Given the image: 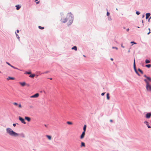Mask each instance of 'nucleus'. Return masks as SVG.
Segmentation results:
<instances>
[{
  "mask_svg": "<svg viewBox=\"0 0 151 151\" xmlns=\"http://www.w3.org/2000/svg\"><path fill=\"white\" fill-rule=\"evenodd\" d=\"M67 123L68 124H70V125L72 124V122H69V121L67 122Z\"/></svg>",
  "mask_w": 151,
  "mask_h": 151,
  "instance_id": "obj_31",
  "label": "nucleus"
},
{
  "mask_svg": "<svg viewBox=\"0 0 151 151\" xmlns=\"http://www.w3.org/2000/svg\"><path fill=\"white\" fill-rule=\"evenodd\" d=\"M44 126L45 127H46L47 128V125L46 124H44Z\"/></svg>",
  "mask_w": 151,
  "mask_h": 151,
  "instance_id": "obj_46",
  "label": "nucleus"
},
{
  "mask_svg": "<svg viewBox=\"0 0 151 151\" xmlns=\"http://www.w3.org/2000/svg\"><path fill=\"white\" fill-rule=\"evenodd\" d=\"M49 72V71H46L44 72V73H42V74H45V73H48Z\"/></svg>",
  "mask_w": 151,
  "mask_h": 151,
  "instance_id": "obj_36",
  "label": "nucleus"
},
{
  "mask_svg": "<svg viewBox=\"0 0 151 151\" xmlns=\"http://www.w3.org/2000/svg\"><path fill=\"white\" fill-rule=\"evenodd\" d=\"M108 20L109 21H111V20H112V19L111 17H109V18L108 17Z\"/></svg>",
  "mask_w": 151,
  "mask_h": 151,
  "instance_id": "obj_39",
  "label": "nucleus"
},
{
  "mask_svg": "<svg viewBox=\"0 0 151 151\" xmlns=\"http://www.w3.org/2000/svg\"><path fill=\"white\" fill-rule=\"evenodd\" d=\"M29 107L30 108H32L33 107V106H29Z\"/></svg>",
  "mask_w": 151,
  "mask_h": 151,
  "instance_id": "obj_47",
  "label": "nucleus"
},
{
  "mask_svg": "<svg viewBox=\"0 0 151 151\" xmlns=\"http://www.w3.org/2000/svg\"><path fill=\"white\" fill-rule=\"evenodd\" d=\"M121 47H122V48H124V46H123V45H122V44H121Z\"/></svg>",
  "mask_w": 151,
  "mask_h": 151,
  "instance_id": "obj_44",
  "label": "nucleus"
},
{
  "mask_svg": "<svg viewBox=\"0 0 151 151\" xmlns=\"http://www.w3.org/2000/svg\"><path fill=\"white\" fill-rule=\"evenodd\" d=\"M144 77H145L146 78V77H147V76L146 75H144Z\"/></svg>",
  "mask_w": 151,
  "mask_h": 151,
  "instance_id": "obj_45",
  "label": "nucleus"
},
{
  "mask_svg": "<svg viewBox=\"0 0 151 151\" xmlns=\"http://www.w3.org/2000/svg\"><path fill=\"white\" fill-rule=\"evenodd\" d=\"M150 15V13H147L146 14V19H147Z\"/></svg>",
  "mask_w": 151,
  "mask_h": 151,
  "instance_id": "obj_14",
  "label": "nucleus"
},
{
  "mask_svg": "<svg viewBox=\"0 0 151 151\" xmlns=\"http://www.w3.org/2000/svg\"><path fill=\"white\" fill-rule=\"evenodd\" d=\"M14 77H8V78H7V79L8 80H9L10 79L14 80Z\"/></svg>",
  "mask_w": 151,
  "mask_h": 151,
  "instance_id": "obj_19",
  "label": "nucleus"
},
{
  "mask_svg": "<svg viewBox=\"0 0 151 151\" xmlns=\"http://www.w3.org/2000/svg\"><path fill=\"white\" fill-rule=\"evenodd\" d=\"M67 16L68 20V25L71 24L73 20V16L71 12L68 13Z\"/></svg>",
  "mask_w": 151,
  "mask_h": 151,
  "instance_id": "obj_2",
  "label": "nucleus"
},
{
  "mask_svg": "<svg viewBox=\"0 0 151 151\" xmlns=\"http://www.w3.org/2000/svg\"><path fill=\"white\" fill-rule=\"evenodd\" d=\"M138 70L140 72V73L142 74H143V71L141 70L139 68H138Z\"/></svg>",
  "mask_w": 151,
  "mask_h": 151,
  "instance_id": "obj_28",
  "label": "nucleus"
},
{
  "mask_svg": "<svg viewBox=\"0 0 151 151\" xmlns=\"http://www.w3.org/2000/svg\"><path fill=\"white\" fill-rule=\"evenodd\" d=\"M50 80H52V78H49Z\"/></svg>",
  "mask_w": 151,
  "mask_h": 151,
  "instance_id": "obj_59",
  "label": "nucleus"
},
{
  "mask_svg": "<svg viewBox=\"0 0 151 151\" xmlns=\"http://www.w3.org/2000/svg\"><path fill=\"white\" fill-rule=\"evenodd\" d=\"M19 119L20 121H21L22 123L24 124H25L26 122L24 121V119L22 118L20 116L19 117Z\"/></svg>",
  "mask_w": 151,
  "mask_h": 151,
  "instance_id": "obj_5",
  "label": "nucleus"
},
{
  "mask_svg": "<svg viewBox=\"0 0 151 151\" xmlns=\"http://www.w3.org/2000/svg\"><path fill=\"white\" fill-rule=\"evenodd\" d=\"M116 10H118V9H117V8H116Z\"/></svg>",
  "mask_w": 151,
  "mask_h": 151,
  "instance_id": "obj_63",
  "label": "nucleus"
},
{
  "mask_svg": "<svg viewBox=\"0 0 151 151\" xmlns=\"http://www.w3.org/2000/svg\"><path fill=\"white\" fill-rule=\"evenodd\" d=\"M133 67H134V69L135 71L137 70H136V68L135 62V60L134 58V60Z\"/></svg>",
  "mask_w": 151,
  "mask_h": 151,
  "instance_id": "obj_11",
  "label": "nucleus"
},
{
  "mask_svg": "<svg viewBox=\"0 0 151 151\" xmlns=\"http://www.w3.org/2000/svg\"><path fill=\"white\" fill-rule=\"evenodd\" d=\"M137 27L138 28H140V27H139V26H137Z\"/></svg>",
  "mask_w": 151,
  "mask_h": 151,
  "instance_id": "obj_57",
  "label": "nucleus"
},
{
  "mask_svg": "<svg viewBox=\"0 0 151 151\" xmlns=\"http://www.w3.org/2000/svg\"><path fill=\"white\" fill-rule=\"evenodd\" d=\"M21 6L20 5H16L15 6V7H16V9L17 10H19L21 8Z\"/></svg>",
  "mask_w": 151,
  "mask_h": 151,
  "instance_id": "obj_12",
  "label": "nucleus"
},
{
  "mask_svg": "<svg viewBox=\"0 0 151 151\" xmlns=\"http://www.w3.org/2000/svg\"><path fill=\"white\" fill-rule=\"evenodd\" d=\"M142 27H143L144 26V24H143V20H142Z\"/></svg>",
  "mask_w": 151,
  "mask_h": 151,
  "instance_id": "obj_40",
  "label": "nucleus"
},
{
  "mask_svg": "<svg viewBox=\"0 0 151 151\" xmlns=\"http://www.w3.org/2000/svg\"><path fill=\"white\" fill-rule=\"evenodd\" d=\"M110 15V13L109 12H107L106 13V15L109 16Z\"/></svg>",
  "mask_w": 151,
  "mask_h": 151,
  "instance_id": "obj_37",
  "label": "nucleus"
},
{
  "mask_svg": "<svg viewBox=\"0 0 151 151\" xmlns=\"http://www.w3.org/2000/svg\"><path fill=\"white\" fill-rule=\"evenodd\" d=\"M25 119L27 120L28 122H29L30 121V118L28 117L25 116Z\"/></svg>",
  "mask_w": 151,
  "mask_h": 151,
  "instance_id": "obj_17",
  "label": "nucleus"
},
{
  "mask_svg": "<svg viewBox=\"0 0 151 151\" xmlns=\"http://www.w3.org/2000/svg\"><path fill=\"white\" fill-rule=\"evenodd\" d=\"M16 33V36L17 37L18 39H19V38H20V37H19V35H18L16 33Z\"/></svg>",
  "mask_w": 151,
  "mask_h": 151,
  "instance_id": "obj_29",
  "label": "nucleus"
},
{
  "mask_svg": "<svg viewBox=\"0 0 151 151\" xmlns=\"http://www.w3.org/2000/svg\"><path fill=\"white\" fill-rule=\"evenodd\" d=\"M138 76H140V74H139V73H137V74Z\"/></svg>",
  "mask_w": 151,
  "mask_h": 151,
  "instance_id": "obj_48",
  "label": "nucleus"
},
{
  "mask_svg": "<svg viewBox=\"0 0 151 151\" xmlns=\"http://www.w3.org/2000/svg\"><path fill=\"white\" fill-rule=\"evenodd\" d=\"M19 30H17V33H19Z\"/></svg>",
  "mask_w": 151,
  "mask_h": 151,
  "instance_id": "obj_50",
  "label": "nucleus"
},
{
  "mask_svg": "<svg viewBox=\"0 0 151 151\" xmlns=\"http://www.w3.org/2000/svg\"><path fill=\"white\" fill-rule=\"evenodd\" d=\"M146 78H147L146 79L148 80L149 81H151V78L150 77L147 76L146 77Z\"/></svg>",
  "mask_w": 151,
  "mask_h": 151,
  "instance_id": "obj_24",
  "label": "nucleus"
},
{
  "mask_svg": "<svg viewBox=\"0 0 151 151\" xmlns=\"http://www.w3.org/2000/svg\"><path fill=\"white\" fill-rule=\"evenodd\" d=\"M85 132L83 131L81 134V136H80V139H82L83 138L85 135Z\"/></svg>",
  "mask_w": 151,
  "mask_h": 151,
  "instance_id": "obj_7",
  "label": "nucleus"
},
{
  "mask_svg": "<svg viewBox=\"0 0 151 151\" xmlns=\"http://www.w3.org/2000/svg\"><path fill=\"white\" fill-rule=\"evenodd\" d=\"M105 92H104V93H102L101 94V95L102 96H103L104 95V94H105Z\"/></svg>",
  "mask_w": 151,
  "mask_h": 151,
  "instance_id": "obj_41",
  "label": "nucleus"
},
{
  "mask_svg": "<svg viewBox=\"0 0 151 151\" xmlns=\"http://www.w3.org/2000/svg\"><path fill=\"white\" fill-rule=\"evenodd\" d=\"M1 73V71H0V73Z\"/></svg>",
  "mask_w": 151,
  "mask_h": 151,
  "instance_id": "obj_64",
  "label": "nucleus"
},
{
  "mask_svg": "<svg viewBox=\"0 0 151 151\" xmlns=\"http://www.w3.org/2000/svg\"><path fill=\"white\" fill-rule=\"evenodd\" d=\"M150 19L149 18V19H148V21L149 22V21H150Z\"/></svg>",
  "mask_w": 151,
  "mask_h": 151,
  "instance_id": "obj_53",
  "label": "nucleus"
},
{
  "mask_svg": "<svg viewBox=\"0 0 151 151\" xmlns=\"http://www.w3.org/2000/svg\"><path fill=\"white\" fill-rule=\"evenodd\" d=\"M129 28H128V29H126V31H127V32H128L129 30Z\"/></svg>",
  "mask_w": 151,
  "mask_h": 151,
  "instance_id": "obj_43",
  "label": "nucleus"
},
{
  "mask_svg": "<svg viewBox=\"0 0 151 151\" xmlns=\"http://www.w3.org/2000/svg\"><path fill=\"white\" fill-rule=\"evenodd\" d=\"M144 123L147 126V127L148 128H151V127L148 124H149V123L147 121H145L144 122Z\"/></svg>",
  "mask_w": 151,
  "mask_h": 151,
  "instance_id": "obj_13",
  "label": "nucleus"
},
{
  "mask_svg": "<svg viewBox=\"0 0 151 151\" xmlns=\"http://www.w3.org/2000/svg\"><path fill=\"white\" fill-rule=\"evenodd\" d=\"M39 96L38 93H36L35 94L30 96L31 98H37Z\"/></svg>",
  "mask_w": 151,
  "mask_h": 151,
  "instance_id": "obj_6",
  "label": "nucleus"
},
{
  "mask_svg": "<svg viewBox=\"0 0 151 151\" xmlns=\"http://www.w3.org/2000/svg\"><path fill=\"white\" fill-rule=\"evenodd\" d=\"M40 3V1H37L36 2L37 4H38Z\"/></svg>",
  "mask_w": 151,
  "mask_h": 151,
  "instance_id": "obj_42",
  "label": "nucleus"
},
{
  "mask_svg": "<svg viewBox=\"0 0 151 151\" xmlns=\"http://www.w3.org/2000/svg\"><path fill=\"white\" fill-rule=\"evenodd\" d=\"M148 30H149V31H150V28H148Z\"/></svg>",
  "mask_w": 151,
  "mask_h": 151,
  "instance_id": "obj_58",
  "label": "nucleus"
},
{
  "mask_svg": "<svg viewBox=\"0 0 151 151\" xmlns=\"http://www.w3.org/2000/svg\"><path fill=\"white\" fill-rule=\"evenodd\" d=\"M150 19H151V16H150Z\"/></svg>",
  "mask_w": 151,
  "mask_h": 151,
  "instance_id": "obj_62",
  "label": "nucleus"
},
{
  "mask_svg": "<svg viewBox=\"0 0 151 151\" xmlns=\"http://www.w3.org/2000/svg\"><path fill=\"white\" fill-rule=\"evenodd\" d=\"M60 14L61 16V19L60 20L61 22L62 23H65L67 21V19L66 18H64L63 17V13H61Z\"/></svg>",
  "mask_w": 151,
  "mask_h": 151,
  "instance_id": "obj_4",
  "label": "nucleus"
},
{
  "mask_svg": "<svg viewBox=\"0 0 151 151\" xmlns=\"http://www.w3.org/2000/svg\"><path fill=\"white\" fill-rule=\"evenodd\" d=\"M110 60H112H112H113V59L112 58H111L110 59Z\"/></svg>",
  "mask_w": 151,
  "mask_h": 151,
  "instance_id": "obj_52",
  "label": "nucleus"
},
{
  "mask_svg": "<svg viewBox=\"0 0 151 151\" xmlns=\"http://www.w3.org/2000/svg\"><path fill=\"white\" fill-rule=\"evenodd\" d=\"M150 63V61L147 59H146L145 60V63L146 64L148 63Z\"/></svg>",
  "mask_w": 151,
  "mask_h": 151,
  "instance_id": "obj_21",
  "label": "nucleus"
},
{
  "mask_svg": "<svg viewBox=\"0 0 151 151\" xmlns=\"http://www.w3.org/2000/svg\"><path fill=\"white\" fill-rule=\"evenodd\" d=\"M16 124H18V123H16V124H13V125L14 127H15V126H16Z\"/></svg>",
  "mask_w": 151,
  "mask_h": 151,
  "instance_id": "obj_38",
  "label": "nucleus"
},
{
  "mask_svg": "<svg viewBox=\"0 0 151 151\" xmlns=\"http://www.w3.org/2000/svg\"><path fill=\"white\" fill-rule=\"evenodd\" d=\"M85 144L84 142H81V147H85Z\"/></svg>",
  "mask_w": 151,
  "mask_h": 151,
  "instance_id": "obj_22",
  "label": "nucleus"
},
{
  "mask_svg": "<svg viewBox=\"0 0 151 151\" xmlns=\"http://www.w3.org/2000/svg\"><path fill=\"white\" fill-rule=\"evenodd\" d=\"M150 33V32L149 31V32L147 33V35H149Z\"/></svg>",
  "mask_w": 151,
  "mask_h": 151,
  "instance_id": "obj_51",
  "label": "nucleus"
},
{
  "mask_svg": "<svg viewBox=\"0 0 151 151\" xmlns=\"http://www.w3.org/2000/svg\"><path fill=\"white\" fill-rule=\"evenodd\" d=\"M19 135H20L23 138H24L25 137V136L24 134L23 133H21V134H19Z\"/></svg>",
  "mask_w": 151,
  "mask_h": 151,
  "instance_id": "obj_23",
  "label": "nucleus"
},
{
  "mask_svg": "<svg viewBox=\"0 0 151 151\" xmlns=\"http://www.w3.org/2000/svg\"><path fill=\"white\" fill-rule=\"evenodd\" d=\"M46 137L49 140H51V139L52 137H51V136H50V135H46Z\"/></svg>",
  "mask_w": 151,
  "mask_h": 151,
  "instance_id": "obj_15",
  "label": "nucleus"
},
{
  "mask_svg": "<svg viewBox=\"0 0 151 151\" xmlns=\"http://www.w3.org/2000/svg\"><path fill=\"white\" fill-rule=\"evenodd\" d=\"M19 83L22 86H24L26 85V83L25 82H19Z\"/></svg>",
  "mask_w": 151,
  "mask_h": 151,
  "instance_id": "obj_16",
  "label": "nucleus"
},
{
  "mask_svg": "<svg viewBox=\"0 0 151 151\" xmlns=\"http://www.w3.org/2000/svg\"><path fill=\"white\" fill-rule=\"evenodd\" d=\"M151 116V113L150 112H148L147 113L146 115V117L147 118H150Z\"/></svg>",
  "mask_w": 151,
  "mask_h": 151,
  "instance_id": "obj_8",
  "label": "nucleus"
},
{
  "mask_svg": "<svg viewBox=\"0 0 151 151\" xmlns=\"http://www.w3.org/2000/svg\"><path fill=\"white\" fill-rule=\"evenodd\" d=\"M6 63L8 65H9L11 67H12V68L15 69H18V68L12 65H11L8 62H6Z\"/></svg>",
  "mask_w": 151,
  "mask_h": 151,
  "instance_id": "obj_10",
  "label": "nucleus"
},
{
  "mask_svg": "<svg viewBox=\"0 0 151 151\" xmlns=\"http://www.w3.org/2000/svg\"><path fill=\"white\" fill-rule=\"evenodd\" d=\"M13 104L14 105L17 106L19 108H21L22 107V106L20 104H18L17 103L14 102L13 103Z\"/></svg>",
  "mask_w": 151,
  "mask_h": 151,
  "instance_id": "obj_9",
  "label": "nucleus"
},
{
  "mask_svg": "<svg viewBox=\"0 0 151 151\" xmlns=\"http://www.w3.org/2000/svg\"><path fill=\"white\" fill-rule=\"evenodd\" d=\"M38 28L40 29H44V27H41L40 26H38Z\"/></svg>",
  "mask_w": 151,
  "mask_h": 151,
  "instance_id": "obj_32",
  "label": "nucleus"
},
{
  "mask_svg": "<svg viewBox=\"0 0 151 151\" xmlns=\"http://www.w3.org/2000/svg\"><path fill=\"white\" fill-rule=\"evenodd\" d=\"M144 81L146 83V89L147 91H148L151 92V85L150 84L146 79H144Z\"/></svg>",
  "mask_w": 151,
  "mask_h": 151,
  "instance_id": "obj_3",
  "label": "nucleus"
},
{
  "mask_svg": "<svg viewBox=\"0 0 151 151\" xmlns=\"http://www.w3.org/2000/svg\"><path fill=\"white\" fill-rule=\"evenodd\" d=\"M71 49L73 50H74L75 51L77 50V48L76 46H74L71 48Z\"/></svg>",
  "mask_w": 151,
  "mask_h": 151,
  "instance_id": "obj_18",
  "label": "nucleus"
},
{
  "mask_svg": "<svg viewBox=\"0 0 151 151\" xmlns=\"http://www.w3.org/2000/svg\"><path fill=\"white\" fill-rule=\"evenodd\" d=\"M145 66L148 68H150L151 67L150 64H147L145 65Z\"/></svg>",
  "mask_w": 151,
  "mask_h": 151,
  "instance_id": "obj_27",
  "label": "nucleus"
},
{
  "mask_svg": "<svg viewBox=\"0 0 151 151\" xmlns=\"http://www.w3.org/2000/svg\"><path fill=\"white\" fill-rule=\"evenodd\" d=\"M112 48L113 49H115L116 50H118V48L116 47H113Z\"/></svg>",
  "mask_w": 151,
  "mask_h": 151,
  "instance_id": "obj_34",
  "label": "nucleus"
},
{
  "mask_svg": "<svg viewBox=\"0 0 151 151\" xmlns=\"http://www.w3.org/2000/svg\"><path fill=\"white\" fill-rule=\"evenodd\" d=\"M110 122H112V120H110Z\"/></svg>",
  "mask_w": 151,
  "mask_h": 151,
  "instance_id": "obj_55",
  "label": "nucleus"
},
{
  "mask_svg": "<svg viewBox=\"0 0 151 151\" xmlns=\"http://www.w3.org/2000/svg\"><path fill=\"white\" fill-rule=\"evenodd\" d=\"M25 73L27 74H30L31 73V72L26 71Z\"/></svg>",
  "mask_w": 151,
  "mask_h": 151,
  "instance_id": "obj_30",
  "label": "nucleus"
},
{
  "mask_svg": "<svg viewBox=\"0 0 151 151\" xmlns=\"http://www.w3.org/2000/svg\"><path fill=\"white\" fill-rule=\"evenodd\" d=\"M35 76V75L34 74H31L29 75V77L30 78H34Z\"/></svg>",
  "mask_w": 151,
  "mask_h": 151,
  "instance_id": "obj_26",
  "label": "nucleus"
},
{
  "mask_svg": "<svg viewBox=\"0 0 151 151\" xmlns=\"http://www.w3.org/2000/svg\"><path fill=\"white\" fill-rule=\"evenodd\" d=\"M123 28L124 29H125V27H123Z\"/></svg>",
  "mask_w": 151,
  "mask_h": 151,
  "instance_id": "obj_56",
  "label": "nucleus"
},
{
  "mask_svg": "<svg viewBox=\"0 0 151 151\" xmlns=\"http://www.w3.org/2000/svg\"><path fill=\"white\" fill-rule=\"evenodd\" d=\"M144 16H145L144 15H143L142 16V18H143V17H144Z\"/></svg>",
  "mask_w": 151,
  "mask_h": 151,
  "instance_id": "obj_54",
  "label": "nucleus"
},
{
  "mask_svg": "<svg viewBox=\"0 0 151 151\" xmlns=\"http://www.w3.org/2000/svg\"><path fill=\"white\" fill-rule=\"evenodd\" d=\"M6 131V133L11 136L17 137L19 136V134L14 131L11 128H7Z\"/></svg>",
  "mask_w": 151,
  "mask_h": 151,
  "instance_id": "obj_1",
  "label": "nucleus"
},
{
  "mask_svg": "<svg viewBox=\"0 0 151 151\" xmlns=\"http://www.w3.org/2000/svg\"><path fill=\"white\" fill-rule=\"evenodd\" d=\"M131 43H132V44H136L137 43H136L133 42V41H132L131 42Z\"/></svg>",
  "mask_w": 151,
  "mask_h": 151,
  "instance_id": "obj_35",
  "label": "nucleus"
},
{
  "mask_svg": "<svg viewBox=\"0 0 151 151\" xmlns=\"http://www.w3.org/2000/svg\"><path fill=\"white\" fill-rule=\"evenodd\" d=\"M86 124H85L84 125V127H83V131L86 132Z\"/></svg>",
  "mask_w": 151,
  "mask_h": 151,
  "instance_id": "obj_20",
  "label": "nucleus"
},
{
  "mask_svg": "<svg viewBox=\"0 0 151 151\" xmlns=\"http://www.w3.org/2000/svg\"><path fill=\"white\" fill-rule=\"evenodd\" d=\"M136 14L137 15H139L140 14V13L138 11H137L136 13Z\"/></svg>",
  "mask_w": 151,
  "mask_h": 151,
  "instance_id": "obj_33",
  "label": "nucleus"
},
{
  "mask_svg": "<svg viewBox=\"0 0 151 151\" xmlns=\"http://www.w3.org/2000/svg\"><path fill=\"white\" fill-rule=\"evenodd\" d=\"M83 56L84 57H86V56H85L84 55H83Z\"/></svg>",
  "mask_w": 151,
  "mask_h": 151,
  "instance_id": "obj_61",
  "label": "nucleus"
},
{
  "mask_svg": "<svg viewBox=\"0 0 151 151\" xmlns=\"http://www.w3.org/2000/svg\"><path fill=\"white\" fill-rule=\"evenodd\" d=\"M128 52H130V50H128Z\"/></svg>",
  "mask_w": 151,
  "mask_h": 151,
  "instance_id": "obj_60",
  "label": "nucleus"
},
{
  "mask_svg": "<svg viewBox=\"0 0 151 151\" xmlns=\"http://www.w3.org/2000/svg\"><path fill=\"white\" fill-rule=\"evenodd\" d=\"M135 73H136V74H137V73H138V72L137 71V70H136V71H135Z\"/></svg>",
  "mask_w": 151,
  "mask_h": 151,
  "instance_id": "obj_49",
  "label": "nucleus"
},
{
  "mask_svg": "<svg viewBox=\"0 0 151 151\" xmlns=\"http://www.w3.org/2000/svg\"><path fill=\"white\" fill-rule=\"evenodd\" d=\"M106 98L108 100H109L110 99V97H109V93H107L106 94Z\"/></svg>",
  "mask_w": 151,
  "mask_h": 151,
  "instance_id": "obj_25",
  "label": "nucleus"
}]
</instances>
